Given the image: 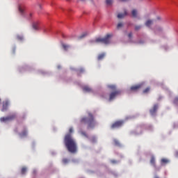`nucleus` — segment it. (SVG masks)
I'll return each mask as SVG.
<instances>
[{
  "label": "nucleus",
  "mask_w": 178,
  "mask_h": 178,
  "mask_svg": "<svg viewBox=\"0 0 178 178\" xmlns=\"http://www.w3.org/2000/svg\"><path fill=\"white\" fill-rule=\"evenodd\" d=\"M72 133H73L72 127L70 129V133L65 135L64 138V144L69 152L71 154H76L77 152V145L72 136Z\"/></svg>",
  "instance_id": "1"
},
{
  "label": "nucleus",
  "mask_w": 178,
  "mask_h": 178,
  "mask_svg": "<svg viewBox=\"0 0 178 178\" xmlns=\"http://www.w3.org/2000/svg\"><path fill=\"white\" fill-rule=\"evenodd\" d=\"M82 124H88V129L93 128L96 125V121L92 113H88V118L83 117L80 120Z\"/></svg>",
  "instance_id": "2"
},
{
  "label": "nucleus",
  "mask_w": 178,
  "mask_h": 178,
  "mask_svg": "<svg viewBox=\"0 0 178 178\" xmlns=\"http://www.w3.org/2000/svg\"><path fill=\"white\" fill-rule=\"evenodd\" d=\"M112 37L111 34H107L106 36L104 38H96L94 41H92V42H96V43H102L104 44H108L111 43V38Z\"/></svg>",
  "instance_id": "3"
},
{
  "label": "nucleus",
  "mask_w": 178,
  "mask_h": 178,
  "mask_svg": "<svg viewBox=\"0 0 178 178\" xmlns=\"http://www.w3.org/2000/svg\"><path fill=\"white\" fill-rule=\"evenodd\" d=\"M15 118H16V115L13 114V115L7 116V117L1 118L0 121L1 122H6L11 121V120H14Z\"/></svg>",
  "instance_id": "4"
},
{
  "label": "nucleus",
  "mask_w": 178,
  "mask_h": 178,
  "mask_svg": "<svg viewBox=\"0 0 178 178\" xmlns=\"http://www.w3.org/2000/svg\"><path fill=\"white\" fill-rule=\"evenodd\" d=\"M121 94L120 90H115L111 93H110V97L108 98V101L111 102L118 95Z\"/></svg>",
  "instance_id": "5"
},
{
  "label": "nucleus",
  "mask_w": 178,
  "mask_h": 178,
  "mask_svg": "<svg viewBox=\"0 0 178 178\" xmlns=\"http://www.w3.org/2000/svg\"><path fill=\"white\" fill-rule=\"evenodd\" d=\"M123 124L122 121H117L111 124V129L118 128L122 127Z\"/></svg>",
  "instance_id": "6"
},
{
  "label": "nucleus",
  "mask_w": 178,
  "mask_h": 178,
  "mask_svg": "<svg viewBox=\"0 0 178 178\" xmlns=\"http://www.w3.org/2000/svg\"><path fill=\"white\" fill-rule=\"evenodd\" d=\"M159 106L158 104H154L153 108L149 110V113L152 115H154L158 110Z\"/></svg>",
  "instance_id": "7"
},
{
  "label": "nucleus",
  "mask_w": 178,
  "mask_h": 178,
  "mask_svg": "<svg viewBox=\"0 0 178 178\" xmlns=\"http://www.w3.org/2000/svg\"><path fill=\"white\" fill-rule=\"evenodd\" d=\"M143 86V83H140V84H138V85H135V86H132L131 88H130V90L131 91H137L140 88H141Z\"/></svg>",
  "instance_id": "8"
},
{
  "label": "nucleus",
  "mask_w": 178,
  "mask_h": 178,
  "mask_svg": "<svg viewBox=\"0 0 178 178\" xmlns=\"http://www.w3.org/2000/svg\"><path fill=\"white\" fill-rule=\"evenodd\" d=\"M9 106V102L8 100L3 102V107L1 111L4 112L8 110Z\"/></svg>",
  "instance_id": "9"
},
{
  "label": "nucleus",
  "mask_w": 178,
  "mask_h": 178,
  "mask_svg": "<svg viewBox=\"0 0 178 178\" xmlns=\"http://www.w3.org/2000/svg\"><path fill=\"white\" fill-rule=\"evenodd\" d=\"M154 21L152 19H148L145 22V25L147 27H150L153 24Z\"/></svg>",
  "instance_id": "10"
},
{
  "label": "nucleus",
  "mask_w": 178,
  "mask_h": 178,
  "mask_svg": "<svg viewBox=\"0 0 178 178\" xmlns=\"http://www.w3.org/2000/svg\"><path fill=\"white\" fill-rule=\"evenodd\" d=\"M170 161L167 159H161V165H167Z\"/></svg>",
  "instance_id": "11"
},
{
  "label": "nucleus",
  "mask_w": 178,
  "mask_h": 178,
  "mask_svg": "<svg viewBox=\"0 0 178 178\" xmlns=\"http://www.w3.org/2000/svg\"><path fill=\"white\" fill-rule=\"evenodd\" d=\"M127 15V12L125 11V12H124V14H123V13L118 14V15H117V17H118V19H122V18H124Z\"/></svg>",
  "instance_id": "12"
},
{
  "label": "nucleus",
  "mask_w": 178,
  "mask_h": 178,
  "mask_svg": "<svg viewBox=\"0 0 178 178\" xmlns=\"http://www.w3.org/2000/svg\"><path fill=\"white\" fill-rule=\"evenodd\" d=\"M150 163L152 166H156V161H155V157L154 156L151 157Z\"/></svg>",
  "instance_id": "13"
},
{
  "label": "nucleus",
  "mask_w": 178,
  "mask_h": 178,
  "mask_svg": "<svg viewBox=\"0 0 178 178\" xmlns=\"http://www.w3.org/2000/svg\"><path fill=\"white\" fill-rule=\"evenodd\" d=\"M138 15V11L136 10H132L131 15L134 18H136Z\"/></svg>",
  "instance_id": "14"
},
{
  "label": "nucleus",
  "mask_w": 178,
  "mask_h": 178,
  "mask_svg": "<svg viewBox=\"0 0 178 178\" xmlns=\"http://www.w3.org/2000/svg\"><path fill=\"white\" fill-rule=\"evenodd\" d=\"M105 56H106L105 53L99 54V56H97V60H101L104 59Z\"/></svg>",
  "instance_id": "15"
},
{
  "label": "nucleus",
  "mask_w": 178,
  "mask_h": 178,
  "mask_svg": "<svg viewBox=\"0 0 178 178\" xmlns=\"http://www.w3.org/2000/svg\"><path fill=\"white\" fill-rule=\"evenodd\" d=\"M83 91L90 92H92V89L88 86H85L83 87Z\"/></svg>",
  "instance_id": "16"
},
{
  "label": "nucleus",
  "mask_w": 178,
  "mask_h": 178,
  "mask_svg": "<svg viewBox=\"0 0 178 178\" xmlns=\"http://www.w3.org/2000/svg\"><path fill=\"white\" fill-rule=\"evenodd\" d=\"M33 28L35 30H38V28H39V24H38V22L33 23Z\"/></svg>",
  "instance_id": "17"
},
{
  "label": "nucleus",
  "mask_w": 178,
  "mask_h": 178,
  "mask_svg": "<svg viewBox=\"0 0 178 178\" xmlns=\"http://www.w3.org/2000/svg\"><path fill=\"white\" fill-rule=\"evenodd\" d=\"M22 137H26L27 136V131L26 129L24 130L20 134Z\"/></svg>",
  "instance_id": "18"
},
{
  "label": "nucleus",
  "mask_w": 178,
  "mask_h": 178,
  "mask_svg": "<svg viewBox=\"0 0 178 178\" xmlns=\"http://www.w3.org/2000/svg\"><path fill=\"white\" fill-rule=\"evenodd\" d=\"M87 35V33H83L79 37H78V40H81L84 38Z\"/></svg>",
  "instance_id": "19"
},
{
  "label": "nucleus",
  "mask_w": 178,
  "mask_h": 178,
  "mask_svg": "<svg viewBox=\"0 0 178 178\" xmlns=\"http://www.w3.org/2000/svg\"><path fill=\"white\" fill-rule=\"evenodd\" d=\"M26 172H27V168L26 167H23L21 170L22 175H25Z\"/></svg>",
  "instance_id": "20"
},
{
  "label": "nucleus",
  "mask_w": 178,
  "mask_h": 178,
  "mask_svg": "<svg viewBox=\"0 0 178 178\" xmlns=\"http://www.w3.org/2000/svg\"><path fill=\"white\" fill-rule=\"evenodd\" d=\"M108 88H111V90H113L114 91L117 90H116V86L115 85H110V86H108Z\"/></svg>",
  "instance_id": "21"
},
{
  "label": "nucleus",
  "mask_w": 178,
  "mask_h": 178,
  "mask_svg": "<svg viewBox=\"0 0 178 178\" xmlns=\"http://www.w3.org/2000/svg\"><path fill=\"white\" fill-rule=\"evenodd\" d=\"M70 160L68 159H63V163H64V165H67V163H69Z\"/></svg>",
  "instance_id": "22"
},
{
  "label": "nucleus",
  "mask_w": 178,
  "mask_h": 178,
  "mask_svg": "<svg viewBox=\"0 0 178 178\" xmlns=\"http://www.w3.org/2000/svg\"><path fill=\"white\" fill-rule=\"evenodd\" d=\"M79 133H81V134L83 137H86V138H88V134H86V132H85V131H81V132H79Z\"/></svg>",
  "instance_id": "23"
},
{
  "label": "nucleus",
  "mask_w": 178,
  "mask_h": 178,
  "mask_svg": "<svg viewBox=\"0 0 178 178\" xmlns=\"http://www.w3.org/2000/svg\"><path fill=\"white\" fill-rule=\"evenodd\" d=\"M114 145H115L117 147H120V143L118 140H114Z\"/></svg>",
  "instance_id": "24"
},
{
  "label": "nucleus",
  "mask_w": 178,
  "mask_h": 178,
  "mask_svg": "<svg viewBox=\"0 0 178 178\" xmlns=\"http://www.w3.org/2000/svg\"><path fill=\"white\" fill-rule=\"evenodd\" d=\"M17 38L18 40H20V41L24 40V37L22 35H18L17 36Z\"/></svg>",
  "instance_id": "25"
},
{
  "label": "nucleus",
  "mask_w": 178,
  "mask_h": 178,
  "mask_svg": "<svg viewBox=\"0 0 178 178\" xmlns=\"http://www.w3.org/2000/svg\"><path fill=\"white\" fill-rule=\"evenodd\" d=\"M173 103L176 105H178V97H175L173 100Z\"/></svg>",
  "instance_id": "26"
},
{
  "label": "nucleus",
  "mask_w": 178,
  "mask_h": 178,
  "mask_svg": "<svg viewBox=\"0 0 178 178\" xmlns=\"http://www.w3.org/2000/svg\"><path fill=\"white\" fill-rule=\"evenodd\" d=\"M113 3V0H106V3L107 5H111Z\"/></svg>",
  "instance_id": "27"
},
{
  "label": "nucleus",
  "mask_w": 178,
  "mask_h": 178,
  "mask_svg": "<svg viewBox=\"0 0 178 178\" xmlns=\"http://www.w3.org/2000/svg\"><path fill=\"white\" fill-rule=\"evenodd\" d=\"M149 90H150V88H145V89L143 91V93H147V92H149Z\"/></svg>",
  "instance_id": "28"
},
{
  "label": "nucleus",
  "mask_w": 178,
  "mask_h": 178,
  "mask_svg": "<svg viewBox=\"0 0 178 178\" xmlns=\"http://www.w3.org/2000/svg\"><path fill=\"white\" fill-rule=\"evenodd\" d=\"M123 26V24L122 22L118 23V25H117V29H120Z\"/></svg>",
  "instance_id": "29"
},
{
  "label": "nucleus",
  "mask_w": 178,
  "mask_h": 178,
  "mask_svg": "<svg viewBox=\"0 0 178 178\" xmlns=\"http://www.w3.org/2000/svg\"><path fill=\"white\" fill-rule=\"evenodd\" d=\"M63 49L65 50V51H67V49H68V48L70 47L68 45H67V44H63Z\"/></svg>",
  "instance_id": "30"
},
{
  "label": "nucleus",
  "mask_w": 178,
  "mask_h": 178,
  "mask_svg": "<svg viewBox=\"0 0 178 178\" xmlns=\"http://www.w3.org/2000/svg\"><path fill=\"white\" fill-rule=\"evenodd\" d=\"M19 13H21L22 14L24 13V9L22 8V6H19Z\"/></svg>",
  "instance_id": "31"
},
{
  "label": "nucleus",
  "mask_w": 178,
  "mask_h": 178,
  "mask_svg": "<svg viewBox=\"0 0 178 178\" xmlns=\"http://www.w3.org/2000/svg\"><path fill=\"white\" fill-rule=\"evenodd\" d=\"M141 26H135V31H139L141 29Z\"/></svg>",
  "instance_id": "32"
},
{
  "label": "nucleus",
  "mask_w": 178,
  "mask_h": 178,
  "mask_svg": "<svg viewBox=\"0 0 178 178\" xmlns=\"http://www.w3.org/2000/svg\"><path fill=\"white\" fill-rule=\"evenodd\" d=\"M132 36H133L132 33H129L128 34V38H132Z\"/></svg>",
  "instance_id": "33"
},
{
  "label": "nucleus",
  "mask_w": 178,
  "mask_h": 178,
  "mask_svg": "<svg viewBox=\"0 0 178 178\" xmlns=\"http://www.w3.org/2000/svg\"><path fill=\"white\" fill-rule=\"evenodd\" d=\"M111 162H112L113 163H117V161H116L115 160H111Z\"/></svg>",
  "instance_id": "34"
},
{
  "label": "nucleus",
  "mask_w": 178,
  "mask_h": 178,
  "mask_svg": "<svg viewBox=\"0 0 178 178\" xmlns=\"http://www.w3.org/2000/svg\"><path fill=\"white\" fill-rule=\"evenodd\" d=\"M83 69H81V72H83Z\"/></svg>",
  "instance_id": "35"
},
{
  "label": "nucleus",
  "mask_w": 178,
  "mask_h": 178,
  "mask_svg": "<svg viewBox=\"0 0 178 178\" xmlns=\"http://www.w3.org/2000/svg\"><path fill=\"white\" fill-rule=\"evenodd\" d=\"M121 1H128V0H121Z\"/></svg>",
  "instance_id": "36"
},
{
  "label": "nucleus",
  "mask_w": 178,
  "mask_h": 178,
  "mask_svg": "<svg viewBox=\"0 0 178 178\" xmlns=\"http://www.w3.org/2000/svg\"><path fill=\"white\" fill-rule=\"evenodd\" d=\"M176 155L178 156V152L176 153Z\"/></svg>",
  "instance_id": "37"
},
{
  "label": "nucleus",
  "mask_w": 178,
  "mask_h": 178,
  "mask_svg": "<svg viewBox=\"0 0 178 178\" xmlns=\"http://www.w3.org/2000/svg\"><path fill=\"white\" fill-rule=\"evenodd\" d=\"M40 8H41V5H39Z\"/></svg>",
  "instance_id": "38"
},
{
  "label": "nucleus",
  "mask_w": 178,
  "mask_h": 178,
  "mask_svg": "<svg viewBox=\"0 0 178 178\" xmlns=\"http://www.w3.org/2000/svg\"><path fill=\"white\" fill-rule=\"evenodd\" d=\"M1 98H0V104H1Z\"/></svg>",
  "instance_id": "39"
},
{
  "label": "nucleus",
  "mask_w": 178,
  "mask_h": 178,
  "mask_svg": "<svg viewBox=\"0 0 178 178\" xmlns=\"http://www.w3.org/2000/svg\"><path fill=\"white\" fill-rule=\"evenodd\" d=\"M58 67L59 69L60 68V66H58Z\"/></svg>",
  "instance_id": "40"
}]
</instances>
